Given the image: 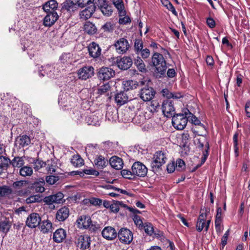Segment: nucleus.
<instances>
[{"mask_svg": "<svg viewBox=\"0 0 250 250\" xmlns=\"http://www.w3.org/2000/svg\"><path fill=\"white\" fill-rule=\"evenodd\" d=\"M70 210L68 208L63 207L60 208L56 212V218L59 222L65 220L69 216Z\"/></svg>", "mask_w": 250, "mask_h": 250, "instance_id": "19", "label": "nucleus"}, {"mask_svg": "<svg viewBox=\"0 0 250 250\" xmlns=\"http://www.w3.org/2000/svg\"><path fill=\"white\" fill-rule=\"evenodd\" d=\"M113 3L120 14L125 13V11H124V6L122 0H114Z\"/></svg>", "mask_w": 250, "mask_h": 250, "instance_id": "46", "label": "nucleus"}, {"mask_svg": "<svg viewBox=\"0 0 250 250\" xmlns=\"http://www.w3.org/2000/svg\"><path fill=\"white\" fill-rule=\"evenodd\" d=\"M91 218L86 215L80 216L77 220L78 227L80 229H88L91 225Z\"/></svg>", "mask_w": 250, "mask_h": 250, "instance_id": "20", "label": "nucleus"}, {"mask_svg": "<svg viewBox=\"0 0 250 250\" xmlns=\"http://www.w3.org/2000/svg\"><path fill=\"white\" fill-rule=\"evenodd\" d=\"M78 3H75L71 0H66L63 3V8L69 12H74L77 10Z\"/></svg>", "mask_w": 250, "mask_h": 250, "instance_id": "29", "label": "nucleus"}, {"mask_svg": "<svg viewBox=\"0 0 250 250\" xmlns=\"http://www.w3.org/2000/svg\"><path fill=\"white\" fill-rule=\"evenodd\" d=\"M191 117V122L193 124H194L195 125H200V126L203 127L204 128H205L204 125L201 123L200 121L197 117H196L195 116H194L193 115H192Z\"/></svg>", "mask_w": 250, "mask_h": 250, "instance_id": "58", "label": "nucleus"}, {"mask_svg": "<svg viewBox=\"0 0 250 250\" xmlns=\"http://www.w3.org/2000/svg\"><path fill=\"white\" fill-rule=\"evenodd\" d=\"M102 236L107 240H113L117 236L115 229L110 226L105 227L102 231Z\"/></svg>", "mask_w": 250, "mask_h": 250, "instance_id": "13", "label": "nucleus"}, {"mask_svg": "<svg viewBox=\"0 0 250 250\" xmlns=\"http://www.w3.org/2000/svg\"><path fill=\"white\" fill-rule=\"evenodd\" d=\"M47 13V14L43 19V24L45 26H51L58 20L59 16L56 11H52Z\"/></svg>", "mask_w": 250, "mask_h": 250, "instance_id": "15", "label": "nucleus"}, {"mask_svg": "<svg viewBox=\"0 0 250 250\" xmlns=\"http://www.w3.org/2000/svg\"><path fill=\"white\" fill-rule=\"evenodd\" d=\"M96 10L95 5H90L85 7V9L80 13V18L83 20L89 19Z\"/></svg>", "mask_w": 250, "mask_h": 250, "instance_id": "21", "label": "nucleus"}, {"mask_svg": "<svg viewBox=\"0 0 250 250\" xmlns=\"http://www.w3.org/2000/svg\"><path fill=\"white\" fill-rule=\"evenodd\" d=\"M42 199L39 195H32L26 199L27 204H31L36 202H40L41 201Z\"/></svg>", "mask_w": 250, "mask_h": 250, "instance_id": "45", "label": "nucleus"}, {"mask_svg": "<svg viewBox=\"0 0 250 250\" xmlns=\"http://www.w3.org/2000/svg\"><path fill=\"white\" fill-rule=\"evenodd\" d=\"M63 197V194L61 192H58L55 194L45 197L44 199V202L48 205L53 203H60Z\"/></svg>", "mask_w": 250, "mask_h": 250, "instance_id": "17", "label": "nucleus"}, {"mask_svg": "<svg viewBox=\"0 0 250 250\" xmlns=\"http://www.w3.org/2000/svg\"><path fill=\"white\" fill-rule=\"evenodd\" d=\"M42 69H40L39 74L42 76H44L45 75H47L49 77H53V74L51 73L52 70H54V68L52 66L50 65H46L44 66H42Z\"/></svg>", "mask_w": 250, "mask_h": 250, "instance_id": "30", "label": "nucleus"}, {"mask_svg": "<svg viewBox=\"0 0 250 250\" xmlns=\"http://www.w3.org/2000/svg\"><path fill=\"white\" fill-rule=\"evenodd\" d=\"M83 30L88 34L92 35L96 33L97 29L94 24L89 21H87L84 24Z\"/></svg>", "mask_w": 250, "mask_h": 250, "instance_id": "31", "label": "nucleus"}, {"mask_svg": "<svg viewBox=\"0 0 250 250\" xmlns=\"http://www.w3.org/2000/svg\"><path fill=\"white\" fill-rule=\"evenodd\" d=\"M140 53H141V55L142 57L144 59H147L150 56V51L147 48L143 49Z\"/></svg>", "mask_w": 250, "mask_h": 250, "instance_id": "63", "label": "nucleus"}, {"mask_svg": "<svg viewBox=\"0 0 250 250\" xmlns=\"http://www.w3.org/2000/svg\"><path fill=\"white\" fill-rule=\"evenodd\" d=\"M89 203L94 206H100L102 204V200L99 198H91L89 199Z\"/></svg>", "mask_w": 250, "mask_h": 250, "instance_id": "60", "label": "nucleus"}, {"mask_svg": "<svg viewBox=\"0 0 250 250\" xmlns=\"http://www.w3.org/2000/svg\"><path fill=\"white\" fill-rule=\"evenodd\" d=\"M98 7L104 16H110L112 13V6L106 0H99Z\"/></svg>", "mask_w": 250, "mask_h": 250, "instance_id": "14", "label": "nucleus"}, {"mask_svg": "<svg viewBox=\"0 0 250 250\" xmlns=\"http://www.w3.org/2000/svg\"><path fill=\"white\" fill-rule=\"evenodd\" d=\"M188 123L187 117H185L184 114H178L173 115L172 119L173 126L178 130L183 129Z\"/></svg>", "mask_w": 250, "mask_h": 250, "instance_id": "3", "label": "nucleus"}, {"mask_svg": "<svg viewBox=\"0 0 250 250\" xmlns=\"http://www.w3.org/2000/svg\"><path fill=\"white\" fill-rule=\"evenodd\" d=\"M41 222V218L39 214L37 213H32L27 218L26 224L30 228H35L39 226Z\"/></svg>", "mask_w": 250, "mask_h": 250, "instance_id": "11", "label": "nucleus"}, {"mask_svg": "<svg viewBox=\"0 0 250 250\" xmlns=\"http://www.w3.org/2000/svg\"><path fill=\"white\" fill-rule=\"evenodd\" d=\"M134 64L139 70L142 72H146V69L143 61L140 58L137 57L134 61Z\"/></svg>", "mask_w": 250, "mask_h": 250, "instance_id": "35", "label": "nucleus"}, {"mask_svg": "<svg viewBox=\"0 0 250 250\" xmlns=\"http://www.w3.org/2000/svg\"><path fill=\"white\" fill-rule=\"evenodd\" d=\"M73 172H75V174H78L81 176H83L84 175V174L87 175H92L95 176H98L99 174L98 171L93 169H84L83 172L76 171H74Z\"/></svg>", "mask_w": 250, "mask_h": 250, "instance_id": "37", "label": "nucleus"}, {"mask_svg": "<svg viewBox=\"0 0 250 250\" xmlns=\"http://www.w3.org/2000/svg\"><path fill=\"white\" fill-rule=\"evenodd\" d=\"M12 193L11 188L6 186L0 187V197L7 196Z\"/></svg>", "mask_w": 250, "mask_h": 250, "instance_id": "43", "label": "nucleus"}, {"mask_svg": "<svg viewBox=\"0 0 250 250\" xmlns=\"http://www.w3.org/2000/svg\"><path fill=\"white\" fill-rule=\"evenodd\" d=\"M105 31L110 32L114 29V25L111 22H107L105 23L102 27Z\"/></svg>", "mask_w": 250, "mask_h": 250, "instance_id": "59", "label": "nucleus"}, {"mask_svg": "<svg viewBox=\"0 0 250 250\" xmlns=\"http://www.w3.org/2000/svg\"><path fill=\"white\" fill-rule=\"evenodd\" d=\"M114 46L117 52L121 54L125 53L130 47L128 41L124 38L117 40L114 43Z\"/></svg>", "mask_w": 250, "mask_h": 250, "instance_id": "6", "label": "nucleus"}, {"mask_svg": "<svg viewBox=\"0 0 250 250\" xmlns=\"http://www.w3.org/2000/svg\"><path fill=\"white\" fill-rule=\"evenodd\" d=\"M89 54L93 58H98L101 54V49L95 42H92L88 46Z\"/></svg>", "mask_w": 250, "mask_h": 250, "instance_id": "16", "label": "nucleus"}, {"mask_svg": "<svg viewBox=\"0 0 250 250\" xmlns=\"http://www.w3.org/2000/svg\"><path fill=\"white\" fill-rule=\"evenodd\" d=\"M143 43L141 40H136L134 42V49L135 51L137 54L140 53V52L143 49Z\"/></svg>", "mask_w": 250, "mask_h": 250, "instance_id": "48", "label": "nucleus"}, {"mask_svg": "<svg viewBox=\"0 0 250 250\" xmlns=\"http://www.w3.org/2000/svg\"><path fill=\"white\" fill-rule=\"evenodd\" d=\"M145 231L149 236H152L154 232V229L152 225L150 223H145L143 226Z\"/></svg>", "mask_w": 250, "mask_h": 250, "instance_id": "41", "label": "nucleus"}, {"mask_svg": "<svg viewBox=\"0 0 250 250\" xmlns=\"http://www.w3.org/2000/svg\"><path fill=\"white\" fill-rule=\"evenodd\" d=\"M94 0H78V5L80 7H84L90 5H95L94 3Z\"/></svg>", "mask_w": 250, "mask_h": 250, "instance_id": "42", "label": "nucleus"}, {"mask_svg": "<svg viewBox=\"0 0 250 250\" xmlns=\"http://www.w3.org/2000/svg\"><path fill=\"white\" fill-rule=\"evenodd\" d=\"M118 67L123 70H126L132 64V61L129 57H124L117 61Z\"/></svg>", "mask_w": 250, "mask_h": 250, "instance_id": "18", "label": "nucleus"}, {"mask_svg": "<svg viewBox=\"0 0 250 250\" xmlns=\"http://www.w3.org/2000/svg\"><path fill=\"white\" fill-rule=\"evenodd\" d=\"M110 166L115 169L120 170L123 167L124 162L122 158L114 156L109 160Z\"/></svg>", "mask_w": 250, "mask_h": 250, "instance_id": "23", "label": "nucleus"}, {"mask_svg": "<svg viewBox=\"0 0 250 250\" xmlns=\"http://www.w3.org/2000/svg\"><path fill=\"white\" fill-rule=\"evenodd\" d=\"M162 109L164 115L167 117H171L175 114V108L173 102L170 99H167L163 101Z\"/></svg>", "mask_w": 250, "mask_h": 250, "instance_id": "4", "label": "nucleus"}, {"mask_svg": "<svg viewBox=\"0 0 250 250\" xmlns=\"http://www.w3.org/2000/svg\"><path fill=\"white\" fill-rule=\"evenodd\" d=\"M181 97H182V95L180 93H173L170 92V93H168V95H167V98H168V99H170L171 98L178 99Z\"/></svg>", "mask_w": 250, "mask_h": 250, "instance_id": "64", "label": "nucleus"}, {"mask_svg": "<svg viewBox=\"0 0 250 250\" xmlns=\"http://www.w3.org/2000/svg\"><path fill=\"white\" fill-rule=\"evenodd\" d=\"M11 164L14 167H20L24 164V160L22 157H15L12 161Z\"/></svg>", "mask_w": 250, "mask_h": 250, "instance_id": "40", "label": "nucleus"}, {"mask_svg": "<svg viewBox=\"0 0 250 250\" xmlns=\"http://www.w3.org/2000/svg\"><path fill=\"white\" fill-rule=\"evenodd\" d=\"M153 159L151 164L152 167L158 168L166 163L167 157L164 152L159 151L155 153Z\"/></svg>", "mask_w": 250, "mask_h": 250, "instance_id": "7", "label": "nucleus"}, {"mask_svg": "<svg viewBox=\"0 0 250 250\" xmlns=\"http://www.w3.org/2000/svg\"><path fill=\"white\" fill-rule=\"evenodd\" d=\"M10 163V160L9 158L2 155L0 156V166L5 168L6 170Z\"/></svg>", "mask_w": 250, "mask_h": 250, "instance_id": "44", "label": "nucleus"}, {"mask_svg": "<svg viewBox=\"0 0 250 250\" xmlns=\"http://www.w3.org/2000/svg\"><path fill=\"white\" fill-rule=\"evenodd\" d=\"M94 69L91 66H84L78 71L79 79L86 80L94 75Z\"/></svg>", "mask_w": 250, "mask_h": 250, "instance_id": "10", "label": "nucleus"}, {"mask_svg": "<svg viewBox=\"0 0 250 250\" xmlns=\"http://www.w3.org/2000/svg\"><path fill=\"white\" fill-rule=\"evenodd\" d=\"M155 94V92L154 89L148 86L142 88L139 93L140 98L145 102L151 100Z\"/></svg>", "mask_w": 250, "mask_h": 250, "instance_id": "8", "label": "nucleus"}, {"mask_svg": "<svg viewBox=\"0 0 250 250\" xmlns=\"http://www.w3.org/2000/svg\"><path fill=\"white\" fill-rule=\"evenodd\" d=\"M94 164L98 168L102 169L107 165L108 161L104 156L99 155L95 158Z\"/></svg>", "mask_w": 250, "mask_h": 250, "instance_id": "28", "label": "nucleus"}, {"mask_svg": "<svg viewBox=\"0 0 250 250\" xmlns=\"http://www.w3.org/2000/svg\"><path fill=\"white\" fill-rule=\"evenodd\" d=\"M176 168L179 171L183 170L185 168V164L183 160L178 159L176 160Z\"/></svg>", "mask_w": 250, "mask_h": 250, "instance_id": "53", "label": "nucleus"}, {"mask_svg": "<svg viewBox=\"0 0 250 250\" xmlns=\"http://www.w3.org/2000/svg\"><path fill=\"white\" fill-rule=\"evenodd\" d=\"M66 237V231L63 229H57L53 233V239L57 243L62 242Z\"/></svg>", "mask_w": 250, "mask_h": 250, "instance_id": "22", "label": "nucleus"}, {"mask_svg": "<svg viewBox=\"0 0 250 250\" xmlns=\"http://www.w3.org/2000/svg\"><path fill=\"white\" fill-rule=\"evenodd\" d=\"M121 174L122 176L126 179H132L133 177L134 176V174H133V171H130L128 169H124L121 171Z\"/></svg>", "mask_w": 250, "mask_h": 250, "instance_id": "47", "label": "nucleus"}, {"mask_svg": "<svg viewBox=\"0 0 250 250\" xmlns=\"http://www.w3.org/2000/svg\"><path fill=\"white\" fill-rule=\"evenodd\" d=\"M98 145L97 144H88L85 147V151L86 153H92L95 152L97 149Z\"/></svg>", "mask_w": 250, "mask_h": 250, "instance_id": "52", "label": "nucleus"}, {"mask_svg": "<svg viewBox=\"0 0 250 250\" xmlns=\"http://www.w3.org/2000/svg\"><path fill=\"white\" fill-rule=\"evenodd\" d=\"M58 4L55 0H50L45 2L43 5L42 9L46 13L55 11Z\"/></svg>", "mask_w": 250, "mask_h": 250, "instance_id": "25", "label": "nucleus"}, {"mask_svg": "<svg viewBox=\"0 0 250 250\" xmlns=\"http://www.w3.org/2000/svg\"><path fill=\"white\" fill-rule=\"evenodd\" d=\"M115 100L118 105H122L127 102L128 97L125 92H120L116 95Z\"/></svg>", "mask_w": 250, "mask_h": 250, "instance_id": "27", "label": "nucleus"}, {"mask_svg": "<svg viewBox=\"0 0 250 250\" xmlns=\"http://www.w3.org/2000/svg\"><path fill=\"white\" fill-rule=\"evenodd\" d=\"M10 223L6 219L0 222V230L3 232L6 233L8 231L10 228Z\"/></svg>", "mask_w": 250, "mask_h": 250, "instance_id": "38", "label": "nucleus"}, {"mask_svg": "<svg viewBox=\"0 0 250 250\" xmlns=\"http://www.w3.org/2000/svg\"><path fill=\"white\" fill-rule=\"evenodd\" d=\"M19 173L22 176H30L33 173V169L31 167L24 166L20 168Z\"/></svg>", "mask_w": 250, "mask_h": 250, "instance_id": "36", "label": "nucleus"}, {"mask_svg": "<svg viewBox=\"0 0 250 250\" xmlns=\"http://www.w3.org/2000/svg\"><path fill=\"white\" fill-rule=\"evenodd\" d=\"M71 162L76 167H82L84 164L83 160L78 155H74L71 158Z\"/></svg>", "mask_w": 250, "mask_h": 250, "instance_id": "33", "label": "nucleus"}, {"mask_svg": "<svg viewBox=\"0 0 250 250\" xmlns=\"http://www.w3.org/2000/svg\"><path fill=\"white\" fill-rule=\"evenodd\" d=\"M59 180V177L58 176L55 175H49L46 177V182L50 184L53 185L56 183Z\"/></svg>", "mask_w": 250, "mask_h": 250, "instance_id": "49", "label": "nucleus"}, {"mask_svg": "<svg viewBox=\"0 0 250 250\" xmlns=\"http://www.w3.org/2000/svg\"><path fill=\"white\" fill-rule=\"evenodd\" d=\"M70 57L71 54L70 53H64L62 55L60 58V59L62 63H64L65 62H67L69 61Z\"/></svg>", "mask_w": 250, "mask_h": 250, "instance_id": "62", "label": "nucleus"}, {"mask_svg": "<svg viewBox=\"0 0 250 250\" xmlns=\"http://www.w3.org/2000/svg\"><path fill=\"white\" fill-rule=\"evenodd\" d=\"M151 63L156 68L155 72L157 77L161 78L165 75L167 66L162 54L154 53L151 57Z\"/></svg>", "mask_w": 250, "mask_h": 250, "instance_id": "1", "label": "nucleus"}, {"mask_svg": "<svg viewBox=\"0 0 250 250\" xmlns=\"http://www.w3.org/2000/svg\"><path fill=\"white\" fill-rule=\"evenodd\" d=\"M30 139L27 135H22L20 136V138L17 140V143L22 147L28 146L30 143Z\"/></svg>", "mask_w": 250, "mask_h": 250, "instance_id": "34", "label": "nucleus"}, {"mask_svg": "<svg viewBox=\"0 0 250 250\" xmlns=\"http://www.w3.org/2000/svg\"><path fill=\"white\" fill-rule=\"evenodd\" d=\"M205 222L206 221L198 220L196 224V229L198 231L201 232L204 228H205Z\"/></svg>", "mask_w": 250, "mask_h": 250, "instance_id": "57", "label": "nucleus"}, {"mask_svg": "<svg viewBox=\"0 0 250 250\" xmlns=\"http://www.w3.org/2000/svg\"><path fill=\"white\" fill-rule=\"evenodd\" d=\"M110 86L109 84H105L100 87L98 89V93L100 94H103L107 92L110 89Z\"/></svg>", "mask_w": 250, "mask_h": 250, "instance_id": "55", "label": "nucleus"}, {"mask_svg": "<svg viewBox=\"0 0 250 250\" xmlns=\"http://www.w3.org/2000/svg\"><path fill=\"white\" fill-rule=\"evenodd\" d=\"M133 220L136 226L139 227H142L144 225L142 220L141 217L137 215H134L133 217Z\"/></svg>", "mask_w": 250, "mask_h": 250, "instance_id": "61", "label": "nucleus"}, {"mask_svg": "<svg viewBox=\"0 0 250 250\" xmlns=\"http://www.w3.org/2000/svg\"><path fill=\"white\" fill-rule=\"evenodd\" d=\"M161 2L164 6L170 11L174 15H177V12L175 8L168 0H161Z\"/></svg>", "mask_w": 250, "mask_h": 250, "instance_id": "39", "label": "nucleus"}, {"mask_svg": "<svg viewBox=\"0 0 250 250\" xmlns=\"http://www.w3.org/2000/svg\"><path fill=\"white\" fill-rule=\"evenodd\" d=\"M34 169L36 171L39 170L44 166H45V163L41 160H36L34 163Z\"/></svg>", "mask_w": 250, "mask_h": 250, "instance_id": "54", "label": "nucleus"}, {"mask_svg": "<svg viewBox=\"0 0 250 250\" xmlns=\"http://www.w3.org/2000/svg\"><path fill=\"white\" fill-rule=\"evenodd\" d=\"M39 225L41 231L43 233H48L52 230V224L51 221L48 220H45L41 222Z\"/></svg>", "mask_w": 250, "mask_h": 250, "instance_id": "26", "label": "nucleus"}, {"mask_svg": "<svg viewBox=\"0 0 250 250\" xmlns=\"http://www.w3.org/2000/svg\"><path fill=\"white\" fill-rule=\"evenodd\" d=\"M46 170L48 173H53L56 171L57 164L53 160H48L45 162Z\"/></svg>", "mask_w": 250, "mask_h": 250, "instance_id": "32", "label": "nucleus"}, {"mask_svg": "<svg viewBox=\"0 0 250 250\" xmlns=\"http://www.w3.org/2000/svg\"><path fill=\"white\" fill-rule=\"evenodd\" d=\"M117 236L120 241L124 244H129L133 240V233L126 228H122L120 229Z\"/></svg>", "mask_w": 250, "mask_h": 250, "instance_id": "2", "label": "nucleus"}, {"mask_svg": "<svg viewBox=\"0 0 250 250\" xmlns=\"http://www.w3.org/2000/svg\"><path fill=\"white\" fill-rule=\"evenodd\" d=\"M77 247L82 250H85L89 248L91 238L88 235H80L76 242Z\"/></svg>", "mask_w": 250, "mask_h": 250, "instance_id": "12", "label": "nucleus"}, {"mask_svg": "<svg viewBox=\"0 0 250 250\" xmlns=\"http://www.w3.org/2000/svg\"><path fill=\"white\" fill-rule=\"evenodd\" d=\"M145 83V82L143 81H140L139 82L134 80H128L124 82L125 89L127 90L135 89L139 86H142L144 85Z\"/></svg>", "mask_w": 250, "mask_h": 250, "instance_id": "24", "label": "nucleus"}, {"mask_svg": "<svg viewBox=\"0 0 250 250\" xmlns=\"http://www.w3.org/2000/svg\"><path fill=\"white\" fill-rule=\"evenodd\" d=\"M115 71L111 68L103 67L99 69L98 77L101 80L108 81L115 75Z\"/></svg>", "mask_w": 250, "mask_h": 250, "instance_id": "9", "label": "nucleus"}, {"mask_svg": "<svg viewBox=\"0 0 250 250\" xmlns=\"http://www.w3.org/2000/svg\"><path fill=\"white\" fill-rule=\"evenodd\" d=\"M181 138L183 145H186L190 139V136L188 131H185L182 134Z\"/></svg>", "mask_w": 250, "mask_h": 250, "instance_id": "56", "label": "nucleus"}, {"mask_svg": "<svg viewBox=\"0 0 250 250\" xmlns=\"http://www.w3.org/2000/svg\"><path fill=\"white\" fill-rule=\"evenodd\" d=\"M44 182H42L41 183H36L34 185V188L37 192L42 193L44 191V188L43 187Z\"/></svg>", "mask_w": 250, "mask_h": 250, "instance_id": "51", "label": "nucleus"}, {"mask_svg": "<svg viewBox=\"0 0 250 250\" xmlns=\"http://www.w3.org/2000/svg\"><path fill=\"white\" fill-rule=\"evenodd\" d=\"M124 204L119 201H117L110 206V208L113 212H118L120 209V206L123 205Z\"/></svg>", "mask_w": 250, "mask_h": 250, "instance_id": "50", "label": "nucleus"}, {"mask_svg": "<svg viewBox=\"0 0 250 250\" xmlns=\"http://www.w3.org/2000/svg\"><path fill=\"white\" fill-rule=\"evenodd\" d=\"M131 170L133 171L132 173L134 176L144 177L147 173V167L140 162H135L131 167Z\"/></svg>", "mask_w": 250, "mask_h": 250, "instance_id": "5", "label": "nucleus"}]
</instances>
